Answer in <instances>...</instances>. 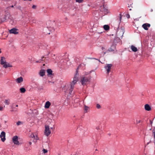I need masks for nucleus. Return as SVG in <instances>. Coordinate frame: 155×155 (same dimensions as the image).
<instances>
[{
    "instance_id": "1",
    "label": "nucleus",
    "mask_w": 155,
    "mask_h": 155,
    "mask_svg": "<svg viewBox=\"0 0 155 155\" xmlns=\"http://www.w3.org/2000/svg\"><path fill=\"white\" fill-rule=\"evenodd\" d=\"M76 73L74 75L73 79V80L72 82L70 84V92H72L73 89L74 87V85L77 83L78 80L79 74L78 72V70H77Z\"/></svg>"
},
{
    "instance_id": "2",
    "label": "nucleus",
    "mask_w": 155,
    "mask_h": 155,
    "mask_svg": "<svg viewBox=\"0 0 155 155\" xmlns=\"http://www.w3.org/2000/svg\"><path fill=\"white\" fill-rule=\"evenodd\" d=\"M0 64L3 65L4 68H7L8 67H11L12 66L9 63L6 62L5 58L4 57H2L0 60Z\"/></svg>"
},
{
    "instance_id": "3",
    "label": "nucleus",
    "mask_w": 155,
    "mask_h": 155,
    "mask_svg": "<svg viewBox=\"0 0 155 155\" xmlns=\"http://www.w3.org/2000/svg\"><path fill=\"white\" fill-rule=\"evenodd\" d=\"M80 81L83 85H85L89 81L88 78L87 77L83 76L81 78Z\"/></svg>"
},
{
    "instance_id": "4",
    "label": "nucleus",
    "mask_w": 155,
    "mask_h": 155,
    "mask_svg": "<svg viewBox=\"0 0 155 155\" xmlns=\"http://www.w3.org/2000/svg\"><path fill=\"white\" fill-rule=\"evenodd\" d=\"M51 133V131L50 129L49 126L45 125V130L44 134L47 136H49Z\"/></svg>"
},
{
    "instance_id": "5",
    "label": "nucleus",
    "mask_w": 155,
    "mask_h": 155,
    "mask_svg": "<svg viewBox=\"0 0 155 155\" xmlns=\"http://www.w3.org/2000/svg\"><path fill=\"white\" fill-rule=\"evenodd\" d=\"M70 84H66L63 88V90L65 92H69L70 94L72 92H70Z\"/></svg>"
},
{
    "instance_id": "6",
    "label": "nucleus",
    "mask_w": 155,
    "mask_h": 155,
    "mask_svg": "<svg viewBox=\"0 0 155 155\" xmlns=\"http://www.w3.org/2000/svg\"><path fill=\"white\" fill-rule=\"evenodd\" d=\"M112 66L111 64H107L104 66L105 69L107 71V73L109 74L110 72V69Z\"/></svg>"
},
{
    "instance_id": "7",
    "label": "nucleus",
    "mask_w": 155,
    "mask_h": 155,
    "mask_svg": "<svg viewBox=\"0 0 155 155\" xmlns=\"http://www.w3.org/2000/svg\"><path fill=\"white\" fill-rule=\"evenodd\" d=\"M9 32L10 33L16 35L18 34V30L16 28H13L9 30Z\"/></svg>"
},
{
    "instance_id": "8",
    "label": "nucleus",
    "mask_w": 155,
    "mask_h": 155,
    "mask_svg": "<svg viewBox=\"0 0 155 155\" xmlns=\"http://www.w3.org/2000/svg\"><path fill=\"white\" fill-rule=\"evenodd\" d=\"M30 136L31 138H33L34 140V141L35 142H36L37 140L39 139V138L38 137L36 133L32 134Z\"/></svg>"
},
{
    "instance_id": "9",
    "label": "nucleus",
    "mask_w": 155,
    "mask_h": 155,
    "mask_svg": "<svg viewBox=\"0 0 155 155\" xmlns=\"http://www.w3.org/2000/svg\"><path fill=\"white\" fill-rule=\"evenodd\" d=\"M12 141L16 145H19V143L18 140V137L15 136L13 137L12 138Z\"/></svg>"
},
{
    "instance_id": "10",
    "label": "nucleus",
    "mask_w": 155,
    "mask_h": 155,
    "mask_svg": "<svg viewBox=\"0 0 155 155\" xmlns=\"http://www.w3.org/2000/svg\"><path fill=\"white\" fill-rule=\"evenodd\" d=\"M0 137L1 138V140L4 142L5 140V132L2 131L0 135Z\"/></svg>"
},
{
    "instance_id": "11",
    "label": "nucleus",
    "mask_w": 155,
    "mask_h": 155,
    "mask_svg": "<svg viewBox=\"0 0 155 155\" xmlns=\"http://www.w3.org/2000/svg\"><path fill=\"white\" fill-rule=\"evenodd\" d=\"M150 26V24L148 23L144 24L142 25V27L146 30H147L148 29V28H149Z\"/></svg>"
},
{
    "instance_id": "12",
    "label": "nucleus",
    "mask_w": 155,
    "mask_h": 155,
    "mask_svg": "<svg viewBox=\"0 0 155 155\" xmlns=\"http://www.w3.org/2000/svg\"><path fill=\"white\" fill-rule=\"evenodd\" d=\"M15 81L17 83H20L23 82V78L22 77H20L15 79Z\"/></svg>"
},
{
    "instance_id": "13",
    "label": "nucleus",
    "mask_w": 155,
    "mask_h": 155,
    "mask_svg": "<svg viewBox=\"0 0 155 155\" xmlns=\"http://www.w3.org/2000/svg\"><path fill=\"white\" fill-rule=\"evenodd\" d=\"M51 105V103L49 101L46 102L45 105V108H48Z\"/></svg>"
},
{
    "instance_id": "14",
    "label": "nucleus",
    "mask_w": 155,
    "mask_h": 155,
    "mask_svg": "<svg viewBox=\"0 0 155 155\" xmlns=\"http://www.w3.org/2000/svg\"><path fill=\"white\" fill-rule=\"evenodd\" d=\"M45 70L42 69L40 71L39 74L42 77L45 75Z\"/></svg>"
},
{
    "instance_id": "15",
    "label": "nucleus",
    "mask_w": 155,
    "mask_h": 155,
    "mask_svg": "<svg viewBox=\"0 0 155 155\" xmlns=\"http://www.w3.org/2000/svg\"><path fill=\"white\" fill-rule=\"evenodd\" d=\"M130 48L134 52H136L137 51V48L133 45L131 46Z\"/></svg>"
},
{
    "instance_id": "16",
    "label": "nucleus",
    "mask_w": 155,
    "mask_h": 155,
    "mask_svg": "<svg viewBox=\"0 0 155 155\" xmlns=\"http://www.w3.org/2000/svg\"><path fill=\"white\" fill-rule=\"evenodd\" d=\"M145 109L147 111H150L151 110V108L148 104H146L145 105Z\"/></svg>"
},
{
    "instance_id": "17",
    "label": "nucleus",
    "mask_w": 155,
    "mask_h": 155,
    "mask_svg": "<svg viewBox=\"0 0 155 155\" xmlns=\"http://www.w3.org/2000/svg\"><path fill=\"white\" fill-rule=\"evenodd\" d=\"M119 32L121 33V35L120 36H119L120 37H121L124 34L123 30L122 29H119L117 31V34H119Z\"/></svg>"
},
{
    "instance_id": "18",
    "label": "nucleus",
    "mask_w": 155,
    "mask_h": 155,
    "mask_svg": "<svg viewBox=\"0 0 155 155\" xmlns=\"http://www.w3.org/2000/svg\"><path fill=\"white\" fill-rule=\"evenodd\" d=\"M20 91L21 93H24L25 92L26 90L25 88L22 87L20 89Z\"/></svg>"
},
{
    "instance_id": "19",
    "label": "nucleus",
    "mask_w": 155,
    "mask_h": 155,
    "mask_svg": "<svg viewBox=\"0 0 155 155\" xmlns=\"http://www.w3.org/2000/svg\"><path fill=\"white\" fill-rule=\"evenodd\" d=\"M104 28L105 30H108L109 29V27L107 25H105L104 26Z\"/></svg>"
},
{
    "instance_id": "20",
    "label": "nucleus",
    "mask_w": 155,
    "mask_h": 155,
    "mask_svg": "<svg viewBox=\"0 0 155 155\" xmlns=\"http://www.w3.org/2000/svg\"><path fill=\"white\" fill-rule=\"evenodd\" d=\"M47 71L48 75H51L52 74V71L51 69H48L47 70Z\"/></svg>"
},
{
    "instance_id": "21",
    "label": "nucleus",
    "mask_w": 155,
    "mask_h": 155,
    "mask_svg": "<svg viewBox=\"0 0 155 155\" xmlns=\"http://www.w3.org/2000/svg\"><path fill=\"white\" fill-rule=\"evenodd\" d=\"M7 17H4L2 18H1V22H3L5 21L7 19Z\"/></svg>"
},
{
    "instance_id": "22",
    "label": "nucleus",
    "mask_w": 155,
    "mask_h": 155,
    "mask_svg": "<svg viewBox=\"0 0 155 155\" xmlns=\"http://www.w3.org/2000/svg\"><path fill=\"white\" fill-rule=\"evenodd\" d=\"M89 108V107H87L86 105H85L84 108L85 112L86 113L87 112V110H88Z\"/></svg>"
},
{
    "instance_id": "23",
    "label": "nucleus",
    "mask_w": 155,
    "mask_h": 155,
    "mask_svg": "<svg viewBox=\"0 0 155 155\" xmlns=\"http://www.w3.org/2000/svg\"><path fill=\"white\" fill-rule=\"evenodd\" d=\"M23 123L22 122H21L20 121H18L17 122L16 124L18 126V125H20L21 124H23Z\"/></svg>"
},
{
    "instance_id": "24",
    "label": "nucleus",
    "mask_w": 155,
    "mask_h": 155,
    "mask_svg": "<svg viewBox=\"0 0 155 155\" xmlns=\"http://www.w3.org/2000/svg\"><path fill=\"white\" fill-rule=\"evenodd\" d=\"M4 102L6 104L8 105L9 103V100H5Z\"/></svg>"
},
{
    "instance_id": "25",
    "label": "nucleus",
    "mask_w": 155,
    "mask_h": 155,
    "mask_svg": "<svg viewBox=\"0 0 155 155\" xmlns=\"http://www.w3.org/2000/svg\"><path fill=\"white\" fill-rule=\"evenodd\" d=\"M79 151H77L76 152H75L73 154V155H79L80 154L79 153Z\"/></svg>"
},
{
    "instance_id": "26",
    "label": "nucleus",
    "mask_w": 155,
    "mask_h": 155,
    "mask_svg": "<svg viewBox=\"0 0 155 155\" xmlns=\"http://www.w3.org/2000/svg\"><path fill=\"white\" fill-rule=\"evenodd\" d=\"M76 2L81 3L83 2L84 0H75Z\"/></svg>"
},
{
    "instance_id": "27",
    "label": "nucleus",
    "mask_w": 155,
    "mask_h": 155,
    "mask_svg": "<svg viewBox=\"0 0 155 155\" xmlns=\"http://www.w3.org/2000/svg\"><path fill=\"white\" fill-rule=\"evenodd\" d=\"M13 109L12 110V111L14 112V111H17V109L15 108V107H13V106L12 107Z\"/></svg>"
},
{
    "instance_id": "28",
    "label": "nucleus",
    "mask_w": 155,
    "mask_h": 155,
    "mask_svg": "<svg viewBox=\"0 0 155 155\" xmlns=\"http://www.w3.org/2000/svg\"><path fill=\"white\" fill-rule=\"evenodd\" d=\"M96 107L97 109H100L101 108V105L99 104H96Z\"/></svg>"
},
{
    "instance_id": "29",
    "label": "nucleus",
    "mask_w": 155,
    "mask_h": 155,
    "mask_svg": "<svg viewBox=\"0 0 155 155\" xmlns=\"http://www.w3.org/2000/svg\"><path fill=\"white\" fill-rule=\"evenodd\" d=\"M44 58V57H43L42 58H41V59L39 61H35V62L36 63H38V62H41V61H42L43 60V58Z\"/></svg>"
},
{
    "instance_id": "30",
    "label": "nucleus",
    "mask_w": 155,
    "mask_h": 155,
    "mask_svg": "<svg viewBox=\"0 0 155 155\" xmlns=\"http://www.w3.org/2000/svg\"><path fill=\"white\" fill-rule=\"evenodd\" d=\"M43 153H46L48 152V150H47L43 149Z\"/></svg>"
},
{
    "instance_id": "31",
    "label": "nucleus",
    "mask_w": 155,
    "mask_h": 155,
    "mask_svg": "<svg viewBox=\"0 0 155 155\" xmlns=\"http://www.w3.org/2000/svg\"><path fill=\"white\" fill-rule=\"evenodd\" d=\"M38 89L40 90H41L43 89V87L42 86H39L38 87Z\"/></svg>"
},
{
    "instance_id": "32",
    "label": "nucleus",
    "mask_w": 155,
    "mask_h": 155,
    "mask_svg": "<svg viewBox=\"0 0 155 155\" xmlns=\"http://www.w3.org/2000/svg\"><path fill=\"white\" fill-rule=\"evenodd\" d=\"M141 122V120H137V119L136 120V122H137V124L140 123Z\"/></svg>"
},
{
    "instance_id": "33",
    "label": "nucleus",
    "mask_w": 155,
    "mask_h": 155,
    "mask_svg": "<svg viewBox=\"0 0 155 155\" xmlns=\"http://www.w3.org/2000/svg\"><path fill=\"white\" fill-rule=\"evenodd\" d=\"M36 6L35 5H33L32 6V8L33 9H35L36 8Z\"/></svg>"
},
{
    "instance_id": "34",
    "label": "nucleus",
    "mask_w": 155,
    "mask_h": 155,
    "mask_svg": "<svg viewBox=\"0 0 155 155\" xmlns=\"http://www.w3.org/2000/svg\"><path fill=\"white\" fill-rule=\"evenodd\" d=\"M109 51H114V50L112 49V48H110L109 49Z\"/></svg>"
},
{
    "instance_id": "35",
    "label": "nucleus",
    "mask_w": 155,
    "mask_h": 155,
    "mask_svg": "<svg viewBox=\"0 0 155 155\" xmlns=\"http://www.w3.org/2000/svg\"><path fill=\"white\" fill-rule=\"evenodd\" d=\"M3 107L2 106H0V111H2L3 110Z\"/></svg>"
},
{
    "instance_id": "36",
    "label": "nucleus",
    "mask_w": 155,
    "mask_h": 155,
    "mask_svg": "<svg viewBox=\"0 0 155 155\" xmlns=\"http://www.w3.org/2000/svg\"><path fill=\"white\" fill-rule=\"evenodd\" d=\"M126 17L127 18H129L130 17V16L129 14H127L126 15Z\"/></svg>"
},
{
    "instance_id": "37",
    "label": "nucleus",
    "mask_w": 155,
    "mask_h": 155,
    "mask_svg": "<svg viewBox=\"0 0 155 155\" xmlns=\"http://www.w3.org/2000/svg\"><path fill=\"white\" fill-rule=\"evenodd\" d=\"M120 21L121 19V15L120 14Z\"/></svg>"
},
{
    "instance_id": "38",
    "label": "nucleus",
    "mask_w": 155,
    "mask_h": 155,
    "mask_svg": "<svg viewBox=\"0 0 155 155\" xmlns=\"http://www.w3.org/2000/svg\"><path fill=\"white\" fill-rule=\"evenodd\" d=\"M21 8V7L20 6H18L17 7V8L20 9Z\"/></svg>"
},
{
    "instance_id": "39",
    "label": "nucleus",
    "mask_w": 155,
    "mask_h": 155,
    "mask_svg": "<svg viewBox=\"0 0 155 155\" xmlns=\"http://www.w3.org/2000/svg\"><path fill=\"white\" fill-rule=\"evenodd\" d=\"M153 133L154 134V139H155V132L153 131Z\"/></svg>"
},
{
    "instance_id": "40",
    "label": "nucleus",
    "mask_w": 155,
    "mask_h": 155,
    "mask_svg": "<svg viewBox=\"0 0 155 155\" xmlns=\"http://www.w3.org/2000/svg\"><path fill=\"white\" fill-rule=\"evenodd\" d=\"M92 59H96V60H97L99 62H100V60H99V59H96V58H92Z\"/></svg>"
},
{
    "instance_id": "41",
    "label": "nucleus",
    "mask_w": 155,
    "mask_h": 155,
    "mask_svg": "<svg viewBox=\"0 0 155 155\" xmlns=\"http://www.w3.org/2000/svg\"><path fill=\"white\" fill-rule=\"evenodd\" d=\"M89 74V73L88 72H86V73H85V74L87 75Z\"/></svg>"
},
{
    "instance_id": "42",
    "label": "nucleus",
    "mask_w": 155,
    "mask_h": 155,
    "mask_svg": "<svg viewBox=\"0 0 155 155\" xmlns=\"http://www.w3.org/2000/svg\"><path fill=\"white\" fill-rule=\"evenodd\" d=\"M29 144L30 145H31V144H32V143H31V142H29Z\"/></svg>"
},
{
    "instance_id": "43",
    "label": "nucleus",
    "mask_w": 155,
    "mask_h": 155,
    "mask_svg": "<svg viewBox=\"0 0 155 155\" xmlns=\"http://www.w3.org/2000/svg\"><path fill=\"white\" fill-rule=\"evenodd\" d=\"M96 129H97V130H98L99 129V127H97L96 128Z\"/></svg>"
},
{
    "instance_id": "44",
    "label": "nucleus",
    "mask_w": 155,
    "mask_h": 155,
    "mask_svg": "<svg viewBox=\"0 0 155 155\" xmlns=\"http://www.w3.org/2000/svg\"><path fill=\"white\" fill-rule=\"evenodd\" d=\"M11 7L13 8L14 7V6L13 5H12L11 6Z\"/></svg>"
},
{
    "instance_id": "45",
    "label": "nucleus",
    "mask_w": 155,
    "mask_h": 155,
    "mask_svg": "<svg viewBox=\"0 0 155 155\" xmlns=\"http://www.w3.org/2000/svg\"><path fill=\"white\" fill-rule=\"evenodd\" d=\"M58 155H60V153H58Z\"/></svg>"
},
{
    "instance_id": "46",
    "label": "nucleus",
    "mask_w": 155,
    "mask_h": 155,
    "mask_svg": "<svg viewBox=\"0 0 155 155\" xmlns=\"http://www.w3.org/2000/svg\"><path fill=\"white\" fill-rule=\"evenodd\" d=\"M102 50H103V49H104V47H102Z\"/></svg>"
},
{
    "instance_id": "47",
    "label": "nucleus",
    "mask_w": 155,
    "mask_h": 155,
    "mask_svg": "<svg viewBox=\"0 0 155 155\" xmlns=\"http://www.w3.org/2000/svg\"><path fill=\"white\" fill-rule=\"evenodd\" d=\"M18 105H16V107H18Z\"/></svg>"
},
{
    "instance_id": "48",
    "label": "nucleus",
    "mask_w": 155,
    "mask_h": 155,
    "mask_svg": "<svg viewBox=\"0 0 155 155\" xmlns=\"http://www.w3.org/2000/svg\"><path fill=\"white\" fill-rule=\"evenodd\" d=\"M129 10H131V8H130V9H129Z\"/></svg>"
},
{
    "instance_id": "49",
    "label": "nucleus",
    "mask_w": 155,
    "mask_h": 155,
    "mask_svg": "<svg viewBox=\"0 0 155 155\" xmlns=\"http://www.w3.org/2000/svg\"><path fill=\"white\" fill-rule=\"evenodd\" d=\"M52 128H52V127H51V129H52Z\"/></svg>"
},
{
    "instance_id": "50",
    "label": "nucleus",
    "mask_w": 155,
    "mask_h": 155,
    "mask_svg": "<svg viewBox=\"0 0 155 155\" xmlns=\"http://www.w3.org/2000/svg\"><path fill=\"white\" fill-rule=\"evenodd\" d=\"M50 34V33H48V34Z\"/></svg>"
},
{
    "instance_id": "51",
    "label": "nucleus",
    "mask_w": 155,
    "mask_h": 155,
    "mask_svg": "<svg viewBox=\"0 0 155 155\" xmlns=\"http://www.w3.org/2000/svg\"><path fill=\"white\" fill-rule=\"evenodd\" d=\"M78 68H79L78 67V68H77V70H78Z\"/></svg>"
},
{
    "instance_id": "52",
    "label": "nucleus",
    "mask_w": 155,
    "mask_h": 155,
    "mask_svg": "<svg viewBox=\"0 0 155 155\" xmlns=\"http://www.w3.org/2000/svg\"><path fill=\"white\" fill-rule=\"evenodd\" d=\"M29 1H31V0H29Z\"/></svg>"
}]
</instances>
